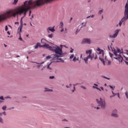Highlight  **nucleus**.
Masks as SVG:
<instances>
[{"mask_svg":"<svg viewBox=\"0 0 128 128\" xmlns=\"http://www.w3.org/2000/svg\"><path fill=\"white\" fill-rule=\"evenodd\" d=\"M44 6L40 0H26L24 4L19 7L16 8L14 9H10L3 13L0 14V22L2 20H6L10 18H16V16H22L20 18V25L19 26V30H18V34H20L22 28V18L26 16V12L30 10H36L38 8H40Z\"/></svg>","mask_w":128,"mask_h":128,"instance_id":"1","label":"nucleus"},{"mask_svg":"<svg viewBox=\"0 0 128 128\" xmlns=\"http://www.w3.org/2000/svg\"><path fill=\"white\" fill-rule=\"evenodd\" d=\"M62 46H64L62 44L60 45V47L54 44L49 47L48 49L49 50L56 53V54L52 55V62H64V60H62L61 58H59L62 56Z\"/></svg>","mask_w":128,"mask_h":128,"instance_id":"2","label":"nucleus"},{"mask_svg":"<svg viewBox=\"0 0 128 128\" xmlns=\"http://www.w3.org/2000/svg\"><path fill=\"white\" fill-rule=\"evenodd\" d=\"M112 50L113 54H114L115 56L114 57L115 60H118L119 62H122V61L124 60V58H122V55H120L121 54H122V50H120V48H117L116 50Z\"/></svg>","mask_w":128,"mask_h":128,"instance_id":"3","label":"nucleus"},{"mask_svg":"<svg viewBox=\"0 0 128 128\" xmlns=\"http://www.w3.org/2000/svg\"><path fill=\"white\" fill-rule=\"evenodd\" d=\"M92 50H86V54H88V56L83 58L86 64H88V60H92L94 58V54H92Z\"/></svg>","mask_w":128,"mask_h":128,"instance_id":"4","label":"nucleus"},{"mask_svg":"<svg viewBox=\"0 0 128 128\" xmlns=\"http://www.w3.org/2000/svg\"><path fill=\"white\" fill-rule=\"evenodd\" d=\"M128 18V4L127 3L126 4L125 6L124 16L123 17L119 22L120 26H122V22H124L125 20H126Z\"/></svg>","mask_w":128,"mask_h":128,"instance_id":"5","label":"nucleus"},{"mask_svg":"<svg viewBox=\"0 0 128 128\" xmlns=\"http://www.w3.org/2000/svg\"><path fill=\"white\" fill-rule=\"evenodd\" d=\"M96 102L98 104V106H100L102 110L106 108V101L104 100H102V98H100L99 99H96Z\"/></svg>","mask_w":128,"mask_h":128,"instance_id":"6","label":"nucleus"},{"mask_svg":"<svg viewBox=\"0 0 128 128\" xmlns=\"http://www.w3.org/2000/svg\"><path fill=\"white\" fill-rule=\"evenodd\" d=\"M47 48L48 50V48H50V44H42L40 45V44L38 42L36 43V44L34 46V48L36 49L38 48Z\"/></svg>","mask_w":128,"mask_h":128,"instance_id":"7","label":"nucleus"},{"mask_svg":"<svg viewBox=\"0 0 128 128\" xmlns=\"http://www.w3.org/2000/svg\"><path fill=\"white\" fill-rule=\"evenodd\" d=\"M79 58L78 56H74V54H72L70 56V62H76V61H78Z\"/></svg>","mask_w":128,"mask_h":128,"instance_id":"8","label":"nucleus"},{"mask_svg":"<svg viewBox=\"0 0 128 128\" xmlns=\"http://www.w3.org/2000/svg\"><path fill=\"white\" fill-rule=\"evenodd\" d=\"M81 44H92V40L88 38H84L82 39Z\"/></svg>","mask_w":128,"mask_h":128,"instance_id":"9","label":"nucleus"},{"mask_svg":"<svg viewBox=\"0 0 128 128\" xmlns=\"http://www.w3.org/2000/svg\"><path fill=\"white\" fill-rule=\"evenodd\" d=\"M120 30H116L114 32V34L113 35H110V38H116L118 36V33L120 32Z\"/></svg>","mask_w":128,"mask_h":128,"instance_id":"10","label":"nucleus"},{"mask_svg":"<svg viewBox=\"0 0 128 128\" xmlns=\"http://www.w3.org/2000/svg\"><path fill=\"white\" fill-rule=\"evenodd\" d=\"M112 116H113V118H118V110L116 109H114L112 111Z\"/></svg>","mask_w":128,"mask_h":128,"instance_id":"11","label":"nucleus"},{"mask_svg":"<svg viewBox=\"0 0 128 128\" xmlns=\"http://www.w3.org/2000/svg\"><path fill=\"white\" fill-rule=\"evenodd\" d=\"M46 32H48V34H50L51 32H56V30H54V27H48L46 29Z\"/></svg>","mask_w":128,"mask_h":128,"instance_id":"12","label":"nucleus"},{"mask_svg":"<svg viewBox=\"0 0 128 128\" xmlns=\"http://www.w3.org/2000/svg\"><path fill=\"white\" fill-rule=\"evenodd\" d=\"M96 50L99 52L98 54H102V58H103V56H104V50H100V48H98Z\"/></svg>","mask_w":128,"mask_h":128,"instance_id":"13","label":"nucleus"},{"mask_svg":"<svg viewBox=\"0 0 128 128\" xmlns=\"http://www.w3.org/2000/svg\"><path fill=\"white\" fill-rule=\"evenodd\" d=\"M54 0H40V2L43 4V5L46 4H48V2H52Z\"/></svg>","mask_w":128,"mask_h":128,"instance_id":"14","label":"nucleus"},{"mask_svg":"<svg viewBox=\"0 0 128 128\" xmlns=\"http://www.w3.org/2000/svg\"><path fill=\"white\" fill-rule=\"evenodd\" d=\"M51 64L52 62L47 64V70H49L50 72H52V68L51 67H50Z\"/></svg>","mask_w":128,"mask_h":128,"instance_id":"15","label":"nucleus"},{"mask_svg":"<svg viewBox=\"0 0 128 128\" xmlns=\"http://www.w3.org/2000/svg\"><path fill=\"white\" fill-rule=\"evenodd\" d=\"M44 62H42L41 63H38V62H34V64H38V66H37V68H40V66H42V64H44Z\"/></svg>","mask_w":128,"mask_h":128,"instance_id":"16","label":"nucleus"},{"mask_svg":"<svg viewBox=\"0 0 128 128\" xmlns=\"http://www.w3.org/2000/svg\"><path fill=\"white\" fill-rule=\"evenodd\" d=\"M18 0H14L12 2V4H13V6H16V4H18Z\"/></svg>","mask_w":128,"mask_h":128,"instance_id":"17","label":"nucleus"},{"mask_svg":"<svg viewBox=\"0 0 128 128\" xmlns=\"http://www.w3.org/2000/svg\"><path fill=\"white\" fill-rule=\"evenodd\" d=\"M46 40L44 38H42L41 40V44H46Z\"/></svg>","mask_w":128,"mask_h":128,"instance_id":"18","label":"nucleus"},{"mask_svg":"<svg viewBox=\"0 0 128 128\" xmlns=\"http://www.w3.org/2000/svg\"><path fill=\"white\" fill-rule=\"evenodd\" d=\"M99 60L102 62L103 64H106V62H104V58H102L100 56Z\"/></svg>","mask_w":128,"mask_h":128,"instance_id":"19","label":"nucleus"},{"mask_svg":"<svg viewBox=\"0 0 128 128\" xmlns=\"http://www.w3.org/2000/svg\"><path fill=\"white\" fill-rule=\"evenodd\" d=\"M48 38H54V34H48Z\"/></svg>","mask_w":128,"mask_h":128,"instance_id":"20","label":"nucleus"},{"mask_svg":"<svg viewBox=\"0 0 128 128\" xmlns=\"http://www.w3.org/2000/svg\"><path fill=\"white\" fill-rule=\"evenodd\" d=\"M45 92H52V90L48 88H45Z\"/></svg>","mask_w":128,"mask_h":128,"instance_id":"21","label":"nucleus"},{"mask_svg":"<svg viewBox=\"0 0 128 128\" xmlns=\"http://www.w3.org/2000/svg\"><path fill=\"white\" fill-rule=\"evenodd\" d=\"M60 28H62V27L64 26V22H60Z\"/></svg>","mask_w":128,"mask_h":128,"instance_id":"22","label":"nucleus"},{"mask_svg":"<svg viewBox=\"0 0 128 128\" xmlns=\"http://www.w3.org/2000/svg\"><path fill=\"white\" fill-rule=\"evenodd\" d=\"M92 88H96V90H99L100 92H102V90L100 88L96 86H93Z\"/></svg>","mask_w":128,"mask_h":128,"instance_id":"23","label":"nucleus"},{"mask_svg":"<svg viewBox=\"0 0 128 128\" xmlns=\"http://www.w3.org/2000/svg\"><path fill=\"white\" fill-rule=\"evenodd\" d=\"M104 12V9H102L98 11V14H102Z\"/></svg>","mask_w":128,"mask_h":128,"instance_id":"24","label":"nucleus"},{"mask_svg":"<svg viewBox=\"0 0 128 128\" xmlns=\"http://www.w3.org/2000/svg\"><path fill=\"white\" fill-rule=\"evenodd\" d=\"M108 50H112H112H114L112 49V48L111 47V46H108Z\"/></svg>","mask_w":128,"mask_h":128,"instance_id":"25","label":"nucleus"},{"mask_svg":"<svg viewBox=\"0 0 128 128\" xmlns=\"http://www.w3.org/2000/svg\"><path fill=\"white\" fill-rule=\"evenodd\" d=\"M110 88H111L112 90H114V88H116L114 86H112L110 85L109 86Z\"/></svg>","mask_w":128,"mask_h":128,"instance_id":"26","label":"nucleus"},{"mask_svg":"<svg viewBox=\"0 0 128 128\" xmlns=\"http://www.w3.org/2000/svg\"><path fill=\"white\" fill-rule=\"evenodd\" d=\"M2 110H6V106H4L2 107Z\"/></svg>","mask_w":128,"mask_h":128,"instance_id":"27","label":"nucleus"},{"mask_svg":"<svg viewBox=\"0 0 128 128\" xmlns=\"http://www.w3.org/2000/svg\"><path fill=\"white\" fill-rule=\"evenodd\" d=\"M0 122L1 124H4V120H2V117H0Z\"/></svg>","mask_w":128,"mask_h":128,"instance_id":"28","label":"nucleus"},{"mask_svg":"<svg viewBox=\"0 0 128 128\" xmlns=\"http://www.w3.org/2000/svg\"><path fill=\"white\" fill-rule=\"evenodd\" d=\"M92 108H96V105L94 104H91Z\"/></svg>","mask_w":128,"mask_h":128,"instance_id":"29","label":"nucleus"},{"mask_svg":"<svg viewBox=\"0 0 128 128\" xmlns=\"http://www.w3.org/2000/svg\"><path fill=\"white\" fill-rule=\"evenodd\" d=\"M46 60H50V58H52V55L50 56H46Z\"/></svg>","mask_w":128,"mask_h":128,"instance_id":"30","label":"nucleus"},{"mask_svg":"<svg viewBox=\"0 0 128 128\" xmlns=\"http://www.w3.org/2000/svg\"><path fill=\"white\" fill-rule=\"evenodd\" d=\"M49 78H50V80H52L54 78H55V77H54V76H50Z\"/></svg>","mask_w":128,"mask_h":128,"instance_id":"31","label":"nucleus"},{"mask_svg":"<svg viewBox=\"0 0 128 128\" xmlns=\"http://www.w3.org/2000/svg\"><path fill=\"white\" fill-rule=\"evenodd\" d=\"M102 78H106V80H110V78L106 77V76H102Z\"/></svg>","mask_w":128,"mask_h":128,"instance_id":"32","label":"nucleus"},{"mask_svg":"<svg viewBox=\"0 0 128 128\" xmlns=\"http://www.w3.org/2000/svg\"><path fill=\"white\" fill-rule=\"evenodd\" d=\"M109 54L110 56V58H112V56H114V54L110 53V52H109Z\"/></svg>","mask_w":128,"mask_h":128,"instance_id":"33","label":"nucleus"},{"mask_svg":"<svg viewBox=\"0 0 128 128\" xmlns=\"http://www.w3.org/2000/svg\"><path fill=\"white\" fill-rule=\"evenodd\" d=\"M80 88H83V90H86V86H81Z\"/></svg>","mask_w":128,"mask_h":128,"instance_id":"34","label":"nucleus"},{"mask_svg":"<svg viewBox=\"0 0 128 128\" xmlns=\"http://www.w3.org/2000/svg\"><path fill=\"white\" fill-rule=\"evenodd\" d=\"M125 96H126V98H128V92H125Z\"/></svg>","mask_w":128,"mask_h":128,"instance_id":"35","label":"nucleus"},{"mask_svg":"<svg viewBox=\"0 0 128 128\" xmlns=\"http://www.w3.org/2000/svg\"><path fill=\"white\" fill-rule=\"evenodd\" d=\"M20 37L18 38V40H20L22 41V36H20Z\"/></svg>","mask_w":128,"mask_h":128,"instance_id":"36","label":"nucleus"},{"mask_svg":"<svg viewBox=\"0 0 128 128\" xmlns=\"http://www.w3.org/2000/svg\"><path fill=\"white\" fill-rule=\"evenodd\" d=\"M0 100H4V96H0Z\"/></svg>","mask_w":128,"mask_h":128,"instance_id":"37","label":"nucleus"},{"mask_svg":"<svg viewBox=\"0 0 128 128\" xmlns=\"http://www.w3.org/2000/svg\"><path fill=\"white\" fill-rule=\"evenodd\" d=\"M111 64H112V62H110V60H108V66H110Z\"/></svg>","mask_w":128,"mask_h":128,"instance_id":"38","label":"nucleus"},{"mask_svg":"<svg viewBox=\"0 0 128 128\" xmlns=\"http://www.w3.org/2000/svg\"><path fill=\"white\" fill-rule=\"evenodd\" d=\"M86 23L84 24V25H82V26H81V28H84V27H86Z\"/></svg>","mask_w":128,"mask_h":128,"instance_id":"39","label":"nucleus"},{"mask_svg":"<svg viewBox=\"0 0 128 128\" xmlns=\"http://www.w3.org/2000/svg\"><path fill=\"white\" fill-rule=\"evenodd\" d=\"M8 26H5V30H6V32H8Z\"/></svg>","mask_w":128,"mask_h":128,"instance_id":"40","label":"nucleus"},{"mask_svg":"<svg viewBox=\"0 0 128 128\" xmlns=\"http://www.w3.org/2000/svg\"><path fill=\"white\" fill-rule=\"evenodd\" d=\"M80 32V30H78V29H77L76 32H75V34H78V33Z\"/></svg>","mask_w":128,"mask_h":128,"instance_id":"41","label":"nucleus"},{"mask_svg":"<svg viewBox=\"0 0 128 128\" xmlns=\"http://www.w3.org/2000/svg\"><path fill=\"white\" fill-rule=\"evenodd\" d=\"M62 122H68V120L66 119H63L62 120Z\"/></svg>","mask_w":128,"mask_h":128,"instance_id":"42","label":"nucleus"},{"mask_svg":"<svg viewBox=\"0 0 128 128\" xmlns=\"http://www.w3.org/2000/svg\"><path fill=\"white\" fill-rule=\"evenodd\" d=\"M71 48V50H70V54H72V52H74V49H72V48Z\"/></svg>","mask_w":128,"mask_h":128,"instance_id":"43","label":"nucleus"},{"mask_svg":"<svg viewBox=\"0 0 128 128\" xmlns=\"http://www.w3.org/2000/svg\"><path fill=\"white\" fill-rule=\"evenodd\" d=\"M2 114H4V116H6V112H2Z\"/></svg>","mask_w":128,"mask_h":128,"instance_id":"44","label":"nucleus"},{"mask_svg":"<svg viewBox=\"0 0 128 128\" xmlns=\"http://www.w3.org/2000/svg\"><path fill=\"white\" fill-rule=\"evenodd\" d=\"M117 96H118V98H120V94L118 92V93H117Z\"/></svg>","mask_w":128,"mask_h":128,"instance_id":"45","label":"nucleus"},{"mask_svg":"<svg viewBox=\"0 0 128 128\" xmlns=\"http://www.w3.org/2000/svg\"><path fill=\"white\" fill-rule=\"evenodd\" d=\"M90 17L92 18H94V14H92V15L90 16Z\"/></svg>","mask_w":128,"mask_h":128,"instance_id":"46","label":"nucleus"},{"mask_svg":"<svg viewBox=\"0 0 128 128\" xmlns=\"http://www.w3.org/2000/svg\"><path fill=\"white\" fill-rule=\"evenodd\" d=\"M117 94H118V93L117 94H116V93H114V94H113V96H117Z\"/></svg>","mask_w":128,"mask_h":128,"instance_id":"47","label":"nucleus"},{"mask_svg":"<svg viewBox=\"0 0 128 128\" xmlns=\"http://www.w3.org/2000/svg\"><path fill=\"white\" fill-rule=\"evenodd\" d=\"M110 2H116V0H110Z\"/></svg>","mask_w":128,"mask_h":128,"instance_id":"48","label":"nucleus"},{"mask_svg":"<svg viewBox=\"0 0 128 128\" xmlns=\"http://www.w3.org/2000/svg\"><path fill=\"white\" fill-rule=\"evenodd\" d=\"M65 30H66V32H65V34H68V29H66V28H65Z\"/></svg>","mask_w":128,"mask_h":128,"instance_id":"49","label":"nucleus"},{"mask_svg":"<svg viewBox=\"0 0 128 128\" xmlns=\"http://www.w3.org/2000/svg\"><path fill=\"white\" fill-rule=\"evenodd\" d=\"M94 58V60H96V58H98V56L96 55Z\"/></svg>","mask_w":128,"mask_h":128,"instance_id":"50","label":"nucleus"},{"mask_svg":"<svg viewBox=\"0 0 128 128\" xmlns=\"http://www.w3.org/2000/svg\"><path fill=\"white\" fill-rule=\"evenodd\" d=\"M7 34H8L9 36L10 34V32L9 31L7 32Z\"/></svg>","mask_w":128,"mask_h":128,"instance_id":"51","label":"nucleus"},{"mask_svg":"<svg viewBox=\"0 0 128 128\" xmlns=\"http://www.w3.org/2000/svg\"><path fill=\"white\" fill-rule=\"evenodd\" d=\"M125 63L126 64H127V66H128V62L127 61H124Z\"/></svg>","mask_w":128,"mask_h":128,"instance_id":"52","label":"nucleus"},{"mask_svg":"<svg viewBox=\"0 0 128 128\" xmlns=\"http://www.w3.org/2000/svg\"><path fill=\"white\" fill-rule=\"evenodd\" d=\"M64 32V28H62V29L60 30L61 32Z\"/></svg>","mask_w":128,"mask_h":128,"instance_id":"53","label":"nucleus"},{"mask_svg":"<svg viewBox=\"0 0 128 128\" xmlns=\"http://www.w3.org/2000/svg\"><path fill=\"white\" fill-rule=\"evenodd\" d=\"M78 84H78V83H77V84H74V86H78Z\"/></svg>","mask_w":128,"mask_h":128,"instance_id":"54","label":"nucleus"},{"mask_svg":"<svg viewBox=\"0 0 128 128\" xmlns=\"http://www.w3.org/2000/svg\"><path fill=\"white\" fill-rule=\"evenodd\" d=\"M66 88H69L70 86L68 85H66Z\"/></svg>","mask_w":128,"mask_h":128,"instance_id":"55","label":"nucleus"},{"mask_svg":"<svg viewBox=\"0 0 128 128\" xmlns=\"http://www.w3.org/2000/svg\"><path fill=\"white\" fill-rule=\"evenodd\" d=\"M30 14H32V11L30 10V12H29V16H30Z\"/></svg>","mask_w":128,"mask_h":128,"instance_id":"56","label":"nucleus"},{"mask_svg":"<svg viewBox=\"0 0 128 128\" xmlns=\"http://www.w3.org/2000/svg\"><path fill=\"white\" fill-rule=\"evenodd\" d=\"M72 17H71L70 18V22H72Z\"/></svg>","mask_w":128,"mask_h":128,"instance_id":"57","label":"nucleus"},{"mask_svg":"<svg viewBox=\"0 0 128 128\" xmlns=\"http://www.w3.org/2000/svg\"><path fill=\"white\" fill-rule=\"evenodd\" d=\"M44 70V67L41 69V70Z\"/></svg>","mask_w":128,"mask_h":128,"instance_id":"58","label":"nucleus"},{"mask_svg":"<svg viewBox=\"0 0 128 128\" xmlns=\"http://www.w3.org/2000/svg\"><path fill=\"white\" fill-rule=\"evenodd\" d=\"M114 95L111 96H110V98H114Z\"/></svg>","mask_w":128,"mask_h":128,"instance_id":"59","label":"nucleus"},{"mask_svg":"<svg viewBox=\"0 0 128 128\" xmlns=\"http://www.w3.org/2000/svg\"><path fill=\"white\" fill-rule=\"evenodd\" d=\"M94 86H98V84H94Z\"/></svg>","mask_w":128,"mask_h":128,"instance_id":"60","label":"nucleus"},{"mask_svg":"<svg viewBox=\"0 0 128 128\" xmlns=\"http://www.w3.org/2000/svg\"><path fill=\"white\" fill-rule=\"evenodd\" d=\"M96 108V110H100V107H96V108Z\"/></svg>","mask_w":128,"mask_h":128,"instance_id":"61","label":"nucleus"},{"mask_svg":"<svg viewBox=\"0 0 128 128\" xmlns=\"http://www.w3.org/2000/svg\"><path fill=\"white\" fill-rule=\"evenodd\" d=\"M125 58H126V60L128 61V58L125 57Z\"/></svg>","mask_w":128,"mask_h":128,"instance_id":"62","label":"nucleus"},{"mask_svg":"<svg viewBox=\"0 0 128 128\" xmlns=\"http://www.w3.org/2000/svg\"><path fill=\"white\" fill-rule=\"evenodd\" d=\"M100 88H101L102 90H104V88L102 87H100Z\"/></svg>","mask_w":128,"mask_h":128,"instance_id":"63","label":"nucleus"},{"mask_svg":"<svg viewBox=\"0 0 128 128\" xmlns=\"http://www.w3.org/2000/svg\"><path fill=\"white\" fill-rule=\"evenodd\" d=\"M6 98H10V96H7V97Z\"/></svg>","mask_w":128,"mask_h":128,"instance_id":"64","label":"nucleus"}]
</instances>
